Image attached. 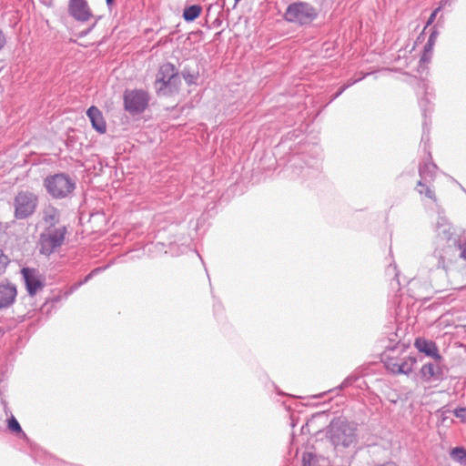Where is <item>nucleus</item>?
Returning a JSON list of instances; mask_svg holds the SVG:
<instances>
[{
	"label": "nucleus",
	"mask_w": 466,
	"mask_h": 466,
	"mask_svg": "<svg viewBox=\"0 0 466 466\" xmlns=\"http://www.w3.org/2000/svg\"><path fill=\"white\" fill-rule=\"evenodd\" d=\"M405 351L404 345H396L390 347L387 346L382 354V361L384 366L392 374H410L415 363L417 362L414 357L401 355Z\"/></svg>",
	"instance_id": "f257e3e1"
},
{
	"label": "nucleus",
	"mask_w": 466,
	"mask_h": 466,
	"mask_svg": "<svg viewBox=\"0 0 466 466\" xmlns=\"http://www.w3.org/2000/svg\"><path fill=\"white\" fill-rule=\"evenodd\" d=\"M181 85L180 76L171 63L163 64L155 81V89L159 96H172L178 92Z\"/></svg>",
	"instance_id": "f03ea898"
},
{
	"label": "nucleus",
	"mask_w": 466,
	"mask_h": 466,
	"mask_svg": "<svg viewBox=\"0 0 466 466\" xmlns=\"http://www.w3.org/2000/svg\"><path fill=\"white\" fill-rule=\"evenodd\" d=\"M328 434L334 446L349 447L356 440V426L345 418L338 417L330 421Z\"/></svg>",
	"instance_id": "7ed1b4c3"
},
{
	"label": "nucleus",
	"mask_w": 466,
	"mask_h": 466,
	"mask_svg": "<svg viewBox=\"0 0 466 466\" xmlns=\"http://www.w3.org/2000/svg\"><path fill=\"white\" fill-rule=\"evenodd\" d=\"M44 187L52 198L61 199L75 190L76 181L66 173H57L47 176L44 179Z\"/></svg>",
	"instance_id": "20e7f679"
},
{
	"label": "nucleus",
	"mask_w": 466,
	"mask_h": 466,
	"mask_svg": "<svg viewBox=\"0 0 466 466\" xmlns=\"http://www.w3.org/2000/svg\"><path fill=\"white\" fill-rule=\"evenodd\" d=\"M283 17L289 23L304 25L314 21L318 17V12L310 4L298 1L287 6Z\"/></svg>",
	"instance_id": "39448f33"
},
{
	"label": "nucleus",
	"mask_w": 466,
	"mask_h": 466,
	"mask_svg": "<svg viewBox=\"0 0 466 466\" xmlns=\"http://www.w3.org/2000/svg\"><path fill=\"white\" fill-rule=\"evenodd\" d=\"M67 230L65 226L56 228H46L39 238V251L45 256H49L60 248L66 238Z\"/></svg>",
	"instance_id": "423d86ee"
},
{
	"label": "nucleus",
	"mask_w": 466,
	"mask_h": 466,
	"mask_svg": "<svg viewBox=\"0 0 466 466\" xmlns=\"http://www.w3.org/2000/svg\"><path fill=\"white\" fill-rule=\"evenodd\" d=\"M37 198L31 192H19L15 198V217L24 219L31 216L36 208Z\"/></svg>",
	"instance_id": "0eeeda50"
},
{
	"label": "nucleus",
	"mask_w": 466,
	"mask_h": 466,
	"mask_svg": "<svg viewBox=\"0 0 466 466\" xmlns=\"http://www.w3.org/2000/svg\"><path fill=\"white\" fill-rule=\"evenodd\" d=\"M148 104V96L143 90L126 91L124 95L125 109L132 114L143 112Z\"/></svg>",
	"instance_id": "6e6552de"
},
{
	"label": "nucleus",
	"mask_w": 466,
	"mask_h": 466,
	"mask_svg": "<svg viewBox=\"0 0 466 466\" xmlns=\"http://www.w3.org/2000/svg\"><path fill=\"white\" fill-rule=\"evenodd\" d=\"M26 290L30 296H34L44 287V282L40 279L38 271L35 268H24L21 270Z\"/></svg>",
	"instance_id": "1a4fd4ad"
},
{
	"label": "nucleus",
	"mask_w": 466,
	"mask_h": 466,
	"mask_svg": "<svg viewBox=\"0 0 466 466\" xmlns=\"http://www.w3.org/2000/svg\"><path fill=\"white\" fill-rule=\"evenodd\" d=\"M68 9L70 15L81 22H86L92 16L86 0H69Z\"/></svg>",
	"instance_id": "9d476101"
},
{
	"label": "nucleus",
	"mask_w": 466,
	"mask_h": 466,
	"mask_svg": "<svg viewBox=\"0 0 466 466\" xmlns=\"http://www.w3.org/2000/svg\"><path fill=\"white\" fill-rule=\"evenodd\" d=\"M17 296L16 286L9 281L0 283V309L10 307Z\"/></svg>",
	"instance_id": "9b49d317"
},
{
	"label": "nucleus",
	"mask_w": 466,
	"mask_h": 466,
	"mask_svg": "<svg viewBox=\"0 0 466 466\" xmlns=\"http://www.w3.org/2000/svg\"><path fill=\"white\" fill-rule=\"evenodd\" d=\"M415 348L427 356L432 357L437 362L441 359L436 344L432 340L422 338L416 339L414 342Z\"/></svg>",
	"instance_id": "f8f14e48"
},
{
	"label": "nucleus",
	"mask_w": 466,
	"mask_h": 466,
	"mask_svg": "<svg viewBox=\"0 0 466 466\" xmlns=\"http://www.w3.org/2000/svg\"><path fill=\"white\" fill-rule=\"evenodd\" d=\"M86 115L90 119L92 127L98 133L104 134L106 131V121L103 117L101 111L97 107L94 106H90L86 111Z\"/></svg>",
	"instance_id": "ddd939ff"
},
{
	"label": "nucleus",
	"mask_w": 466,
	"mask_h": 466,
	"mask_svg": "<svg viewBox=\"0 0 466 466\" xmlns=\"http://www.w3.org/2000/svg\"><path fill=\"white\" fill-rule=\"evenodd\" d=\"M441 375V370L437 363H426L420 369L421 379L425 381L439 380Z\"/></svg>",
	"instance_id": "4468645a"
},
{
	"label": "nucleus",
	"mask_w": 466,
	"mask_h": 466,
	"mask_svg": "<svg viewBox=\"0 0 466 466\" xmlns=\"http://www.w3.org/2000/svg\"><path fill=\"white\" fill-rule=\"evenodd\" d=\"M437 36H438V31L435 28H433L429 36V39H428L426 45L424 46L423 53L421 55L420 60V64H427L431 61V56H432L433 47H434V45L437 40Z\"/></svg>",
	"instance_id": "2eb2a0df"
},
{
	"label": "nucleus",
	"mask_w": 466,
	"mask_h": 466,
	"mask_svg": "<svg viewBox=\"0 0 466 466\" xmlns=\"http://www.w3.org/2000/svg\"><path fill=\"white\" fill-rule=\"evenodd\" d=\"M59 218L60 212L56 208L53 206L45 208L43 211V220L48 225L47 228H56L55 226L58 223Z\"/></svg>",
	"instance_id": "dca6fc26"
},
{
	"label": "nucleus",
	"mask_w": 466,
	"mask_h": 466,
	"mask_svg": "<svg viewBox=\"0 0 466 466\" xmlns=\"http://www.w3.org/2000/svg\"><path fill=\"white\" fill-rule=\"evenodd\" d=\"M437 166L431 161H428L425 162L423 165H420L419 168L420 180H424L425 182H431L434 178Z\"/></svg>",
	"instance_id": "f3484780"
},
{
	"label": "nucleus",
	"mask_w": 466,
	"mask_h": 466,
	"mask_svg": "<svg viewBox=\"0 0 466 466\" xmlns=\"http://www.w3.org/2000/svg\"><path fill=\"white\" fill-rule=\"evenodd\" d=\"M436 232L439 236H442L445 238H449L452 235L451 227L446 218L441 216L438 218L436 222Z\"/></svg>",
	"instance_id": "a211bd4d"
},
{
	"label": "nucleus",
	"mask_w": 466,
	"mask_h": 466,
	"mask_svg": "<svg viewBox=\"0 0 466 466\" xmlns=\"http://www.w3.org/2000/svg\"><path fill=\"white\" fill-rule=\"evenodd\" d=\"M6 408V403L5 401H2L0 404V420H2L5 415V420H8V428L10 429V431L14 432H21L22 429L16 419L13 415H11L9 419H7Z\"/></svg>",
	"instance_id": "6ab92c4d"
},
{
	"label": "nucleus",
	"mask_w": 466,
	"mask_h": 466,
	"mask_svg": "<svg viewBox=\"0 0 466 466\" xmlns=\"http://www.w3.org/2000/svg\"><path fill=\"white\" fill-rule=\"evenodd\" d=\"M202 7L199 5H192L185 7L182 16L186 22H193L200 15Z\"/></svg>",
	"instance_id": "aec40b11"
},
{
	"label": "nucleus",
	"mask_w": 466,
	"mask_h": 466,
	"mask_svg": "<svg viewBox=\"0 0 466 466\" xmlns=\"http://www.w3.org/2000/svg\"><path fill=\"white\" fill-rule=\"evenodd\" d=\"M428 182H425L424 180H420L417 184L416 190L420 195H425L428 198L431 199L432 201L436 202L437 198L435 196L434 191L431 188L430 186L427 185Z\"/></svg>",
	"instance_id": "412c9836"
},
{
	"label": "nucleus",
	"mask_w": 466,
	"mask_h": 466,
	"mask_svg": "<svg viewBox=\"0 0 466 466\" xmlns=\"http://www.w3.org/2000/svg\"><path fill=\"white\" fill-rule=\"evenodd\" d=\"M451 458L461 464L466 466V449L463 447H455L450 452Z\"/></svg>",
	"instance_id": "4be33fe9"
},
{
	"label": "nucleus",
	"mask_w": 466,
	"mask_h": 466,
	"mask_svg": "<svg viewBox=\"0 0 466 466\" xmlns=\"http://www.w3.org/2000/svg\"><path fill=\"white\" fill-rule=\"evenodd\" d=\"M182 76L185 81L188 84H194L198 78V74L197 72H191L187 67L182 70Z\"/></svg>",
	"instance_id": "5701e85b"
},
{
	"label": "nucleus",
	"mask_w": 466,
	"mask_h": 466,
	"mask_svg": "<svg viewBox=\"0 0 466 466\" xmlns=\"http://www.w3.org/2000/svg\"><path fill=\"white\" fill-rule=\"evenodd\" d=\"M101 270L100 268H96L95 269H93L88 275H86L85 277V279L77 283H75L74 285H72L70 287V292H73L75 290H76L79 287H81L83 284L86 283L89 279H92V277L94 275H96L97 272H99Z\"/></svg>",
	"instance_id": "b1692460"
},
{
	"label": "nucleus",
	"mask_w": 466,
	"mask_h": 466,
	"mask_svg": "<svg viewBox=\"0 0 466 466\" xmlns=\"http://www.w3.org/2000/svg\"><path fill=\"white\" fill-rule=\"evenodd\" d=\"M432 257L437 259L436 267L438 268H445V259L444 257L440 250H435L433 252Z\"/></svg>",
	"instance_id": "393cba45"
},
{
	"label": "nucleus",
	"mask_w": 466,
	"mask_h": 466,
	"mask_svg": "<svg viewBox=\"0 0 466 466\" xmlns=\"http://www.w3.org/2000/svg\"><path fill=\"white\" fill-rule=\"evenodd\" d=\"M9 263V258L4 254L3 250L0 249V275L5 271V268Z\"/></svg>",
	"instance_id": "a878e982"
},
{
	"label": "nucleus",
	"mask_w": 466,
	"mask_h": 466,
	"mask_svg": "<svg viewBox=\"0 0 466 466\" xmlns=\"http://www.w3.org/2000/svg\"><path fill=\"white\" fill-rule=\"evenodd\" d=\"M455 417L461 420V422L466 423V408H458L453 410Z\"/></svg>",
	"instance_id": "bb28decb"
},
{
	"label": "nucleus",
	"mask_w": 466,
	"mask_h": 466,
	"mask_svg": "<svg viewBox=\"0 0 466 466\" xmlns=\"http://www.w3.org/2000/svg\"><path fill=\"white\" fill-rule=\"evenodd\" d=\"M440 10H441V6H440V7H438V8H436V9L431 13V15H430V17H429V19H428V21H427V23H426V26H425V28H426L427 26H429L430 25H431V24L434 22V20H435V18H436V15H437V14L439 13V11H440Z\"/></svg>",
	"instance_id": "cd10ccee"
},
{
	"label": "nucleus",
	"mask_w": 466,
	"mask_h": 466,
	"mask_svg": "<svg viewBox=\"0 0 466 466\" xmlns=\"http://www.w3.org/2000/svg\"><path fill=\"white\" fill-rule=\"evenodd\" d=\"M460 258L466 261V242L459 244Z\"/></svg>",
	"instance_id": "c85d7f7f"
},
{
	"label": "nucleus",
	"mask_w": 466,
	"mask_h": 466,
	"mask_svg": "<svg viewBox=\"0 0 466 466\" xmlns=\"http://www.w3.org/2000/svg\"><path fill=\"white\" fill-rule=\"evenodd\" d=\"M6 38L4 32L0 29V50L5 46Z\"/></svg>",
	"instance_id": "c756f323"
},
{
	"label": "nucleus",
	"mask_w": 466,
	"mask_h": 466,
	"mask_svg": "<svg viewBox=\"0 0 466 466\" xmlns=\"http://www.w3.org/2000/svg\"><path fill=\"white\" fill-rule=\"evenodd\" d=\"M355 82H356V80H355V81H353V82H352V84H353V83H355ZM350 85H351V83H350V84H349V85H347V86H343L342 87H340V89H339V91L334 95L333 99H334V98H337L339 96H340V95L344 92V90H345L348 86H350Z\"/></svg>",
	"instance_id": "7c9ffc66"
},
{
	"label": "nucleus",
	"mask_w": 466,
	"mask_h": 466,
	"mask_svg": "<svg viewBox=\"0 0 466 466\" xmlns=\"http://www.w3.org/2000/svg\"><path fill=\"white\" fill-rule=\"evenodd\" d=\"M354 380L352 378H347L343 380V382L341 383L340 385V389L344 388V387H347L349 386L350 384H351V382L353 381Z\"/></svg>",
	"instance_id": "2f4dec72"
},
{
	"label": "nucleus",
	"mask_w": 466,
	"mask_h": 466,
	"mask_svg": "<svg viewBox=\"0 0 466 466\" xmlns=\"http://www.w3.org/2000/svg\"><path fill=\"white\" fill-rule=\"evenodd\" d=\"M312 457V454L311 453H304L303 455V466H307V460L309 459H311Z\"/></svg>",
	"instance_id": "473e14b6"
},
{
	"label": "nucleus",
	"mask_w": 466,
	"mask_h": 466,
	"mask_svg": "<svg viewBox=\"0 0 466 466\" xmlns=\"http://www.w3.org/2000/svg\"><path fill=\"white\" fill-rule=\"evenodd\" d=\"M106 5L108 6H110L114 3V0H106Z\"/></svg>",
	"instance_id": "72a5a7b5"
},
{
	"label": "nucleus",
	"mask_w": 466,
	"mask_h": 466,
	"mask_svg": "<svg viewBox=\"0 0 466 466\" xmlns=\"http://www.w3.org/2000/svg\"><path fill=\"white\" fill-rule=\"evenodd\" d=\"M4 333H5L4 329L0 327V336L4 335Z\"/></svg>",
	"instance_id": "f704fd0d"
},
{
	"label": "nucleus",
	"mask_w": 466,
	"mask_h": 466,
	"mask_svg": "<svg viewBox=\"0 0 466 466\" xmlns=\"http://www.w3.org/2000/svg\"><path fill=\"white\" fill-rule=\"evenodd\" d=\"M240 0H235V4H238Z\"/></svg>",
	"instance_id": "c9c22d12"
}]
</instances>
